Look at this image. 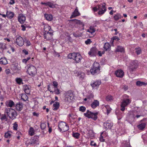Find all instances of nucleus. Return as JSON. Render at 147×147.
Instances as JSON below:
<instances>
[{
	"mask_svg": "<svg viewBox=\"0 0 147 147\" xmlns=\"http://www.w3.org/2000/svg\"><path fill=\"white\" fill-rule=\"evenodd\" d=\"M131 99L129 96L124 94L123 96V99L121 104V110L123 111L125 110V107L129 105L131 102Z\"/></svg>",
	"mask_w": 147,
	"mask_h": 147,
	"instance_id": "nucleus-1",
	"label": "nucleus"
},
{
	"mask_svg": "<svg viewBox=\"0 0 147 147\" xmlns=\"http://www.w3.org/2000/svg\"><path fill=\"white\" fill-rule=\"evenodd\" d=\"M105 5L104 3L98 5L97 6L94 7L93 9V10L94 12L98 11V14L102 15L106 11Z\"/></svg>",
	"mask_w": 147,
	"mask_h": 147,
	"instance_id": "nucleus-2",
	"label": "nucleus"
},
{
	"mask_svg": "<svg viewBox=\"0 0 147 147\" xmlns=\"http://www.w3.org/2000/svg\"><path fill=\"white\" fill-rule=\"evenodd\" d=\"M5 113L10 118L12 119L16 118L17 115L16 111L12 108H6Z\"/></svg>",
	"mask_w": 147,
	"mask_h": 147,
	"instance_id": "nucleus-3",
	"label": "nucleus"
},
{
	"mask_svg": "<svg viewBox=\"0 0 147 147\" xmlns=\"http://www.w3.org/2000/svg\"><path fill=\"white\" fill-rule=\"evenodd\" d=\"M100 71L99 64L97 62H94L93 64L92 67L90 70L91 73L92 75L98 74Z\"/></svg>",
	"mask_w": 147,
	"mask_h": 147,
	"instance_id": "nucleus-4",
	"label": "nucleus"
},
{
	"mask_svg": "<svg viewBox=\"0 0 147 147\" xmlns=\"http://www.w3.org/2000/svg\"><path fill=\"white\" fill-rule=\"evenodd\" d=\"M58 126L60 131L65 132L69 129V126L65 122L61 121L59 122L58 124Z\"/></svg>",
	"mask_w": 147,
	"mask_h": 147,
	"instance_id": "nucleus-5",
	"label": "nucleus"
},
{
	"mask_svg": "<svg viewBox=\"0 0 147 147\" xmlns=\"http://www.w3.org/2000/svg\"><path fill=\"white\" fill-rule=\"evenodd\" d=\"M138 67V61L137 60L131 61L128 68V71L131 73Z\"/></svg>",
	"mask_w": 147,
	"mask_h": 147,
	"instance_id": "nucleus-6",
	"label": "nucleus"
},
{
	"mask_svg": "<svg viewBox=\"0 0 147 147\" xmlns=\"http://www.w3.org/2000/svg\"><path fill=\"white\" fill-rule=\"evenodd\" d=\"M98 112L95 113L92 112L88 110L86 113H84V116L87 117L89 118H92L93 119L95 120L97 118V115L98 114Z\"/></svg>",
	"mask_w": 147,
	"mask_h": 147,
	"instance_id": "nucleus-7",
	"label": "nucleus"
},
{
	"mask_svg": "<svg viewBox=\"0 0 147 147\" xmlns=\"http://www.w3.org/2000/svg\"><path fill=\"white\" fill-rule=\"evenodd\" d=\"M27 72L29 75L34 76L37 73L36 68L34 66L30 65L28 67Z\"/></svg>",
	"mask_w": 147,
	"mask_h": 147,
	"instance_id": "nucleus-8",
	"label": "nucleus"
},
{
	"mask_svg": "<svg viewBox=\"0 0 147 147\" xmlns=\"http://www.w3.org/2000/svg\"><path fill=\"white\" fill-rule=\"evenodd\" d=\"M53 31L45 32L44 34V38L47 40H52L53 39Z\"/></svg>",
	"mask_w": 147,
	"mask_h": 147,
	"instance_id": "nucleus-9",
	"label": "nucleus"
},
{
	"mask_svg": "<svg viewBox=\"0 0 147 147\" xmlns=\"http://www.w3.org/2000/svg\"><path fill=\"white\" fill-rule=\"evenodd\" d=\"M65 100L67 102H71L73 98V94L69 92H67L65 94Z\"/></svg>",
	"mask_w": 147,
	"mask_h": 147,
	"instance_id": "nucleus-10",
	"label": "nucleus"
},
{
	"mask_svg": "<svg viewBox=\"0 0 147 147\" xmlns=\"http://www.w3.org/2000/svg\"><path fill=\"white\" fill-rule=\"evenodd\" d=\"M26 19V17L25 15L22 13L19 14L18 16V20L21 24H23L25 21Z\"/></svg>",
	"mask_w": 147,
	"mask_h": 147,
	"instance_id": "nucleus-11",
	"label": "nucleus"
},
{
	"mask_svg": "<svg viewBox=\"0 0 147 147\" xmlns=\"http://www.w3.org/2000/svg\"><path fill=\"white\" fill-rule=\"evenodd\" d=\"M24 40L20 36L16 39V43L20 46H22L24 45Z\"/></svg>",
	"mask_w": 147,
	"mask_h": 147,
	"instance_id": "nucleus-12",
	"label": "nucleus"
},
{
	"mask_svg": "<svg viewBox=\"0 0 147 147\" xmlns=\"http://www.w3.org/2000/svg\"><path fill=\"white\" fill-rule=\"evenodd\" d=\"M115 74L118 77L122 78L124 75V72L121 69H118L115 71Z\"/></svg>",
	"mask_w": 147,
	"mask_h": 147,
	"instance_id": "nucleus-13",
	"label": "nucleus"
},
{
	"mask_svg": "<svg viewBox=\"0 0 147 147\" xmlns=\"http://www.w3.org/2000/svg\"><path fill=\"white\" fill-rule=\"evenodd\" d=\"M82 59V57L79 53H76V56H75L74 60L76 63H78L80 62Z\"/></svg>",
	"mask_w": 147,
	"mask_h": 147,
	"instance_id": "nucleus-14",
	"label": "nucleus"
},
{
	"mask_svg": "<svg viewBox=\"0 0 147 147\" xmlns=\"http://www.w3.org/2000/svg\"><path fill=\"white\" fill-rule=\"evenodd\" d=\"M97 53V50L96 48H92L88 52V55L90 56H95Z\"/></svg>",
	"mask_w": 147,
	"mask_h": 147,
	"instance_id": "nucleus-15",
	"label": "nucleus"
},
{
	"mask_svg": "<svg viewBox=\"0 0 147 147\" xmlns=\"http://www.w3.org/2000/svg\"><path fill=\"white\" fill-rule=\"evenodd\" d=\"M30 86L29 85H24L23 86V89L25 92L27 94H29L30 92Z\"/></svg>",
	"mask_w": 147,
	"mask_h": 147,
	"instance_id": "nucleus-16",
	"label": "nucleus"
},
{
	"mask_svg": "<svg viewBox=\"0 0 147 147\" xmlns=\"http://www.w3.org/2000/svg\"><path fill=\"white\" fill-rule=\"evenodd\" d=\"M5 106L7 107H12L15 105L14 102L11 100L6 101L5 103Z\"/></svg>",
	"mask_w": 147,
	"mask_h": 147,
	"instance_id": "nucleus-17",
	"label": "nucleus"
},
{
	"mask_svg": "<svg viewBox=\"0 0 147 147\" xmlns=\"http://www.w3.org/2000/svg\"><path fill=\"white\" fill-rule=\"evenodd\" d=\"M74 73L76 76H79L80 78L81 79H84L85 78V75L84 73L78 72L77 71H75Z\"/></svg>",
	"mask_w": 147,
	"mask_h": 147,
	"instance_id": "nucleus-18",
	"label": "nucleus"
},
{
	"mask_svg": "<svg viewBox=\"0 0 147 147\" xmlns=\"http://www.w3.org/2000/svg\"><path fill=\"white\" fill-rule=\"evenodd\" d=\"M99 105V102L96 100H94L91 104V107L94 109L98 106Z\"/></svg>",
	"mask_w": 147,
	"mask_h": 147,
	"instance_id": "nucleus-19",
	"label": "nucleus"
},
{
	"mask_svg": "<svg viewBox=\"0 0 147 147\" xmlns=\"http://www.w3.org/2000/svg\"><path fill=\"white\" fill-rule=\"evenodd\" d=\"M80 15V13L78 12L77 7H76L74 11L73 12L72 15L70 17V18H75Z\"/></svg>",
	"mask_w": 147,
	"mask_h": 147,
	"instance_id": "nucleus-20",
	"label": "nucleus"
},
{
	"mask_svg": "<svg viewBox=\"0 0 147 147\" xmlns=\"http://www.w3.org/2000/svg\"><path fill=\"white\" fill-rule=\"evenodd\" d=\"M101 84V82L100 81L97 80L91 84V85L93 88H97Z\"/></svg>",
	"mask_w": 147,
	"mask_h": 147,
	"instance_id": "nucleus-21",
	"label": "nucleus"
},
{
	"mask_svg": "<svg viewBox=\"0 0 147 147\" xmlns=\"http://www.w3.org/2000/svg\"><path fill=\"white\" fill-rule=\"evenodd\" d=\"M103 125L104 127L106 129H111L113 126V124L111 122H106L104 123Z\"/></svg>",
	"mask_w": 147,
	"mask_h": 147,
	"instance_id": "nucleus-22",
	"label": "nucleus"
},
{
	"mask_svg": "<svg viewBox=\"0 0 147 147\" xmlns=\"http://www.w3.org/2000/svg\"><path fill=\"white\" fill-rule=\"evenodd\" d=\"M95 26H90L87 31L92 34H93L96 31V29L95 28Z\"/></svg>",
	"mask_w": 147,
	"mask_h": 147,
	"instance_id": "nucleus-23",
	"label": "nucleus"
},
{
	"mask_svg": "<svg viewBox=\"0 0 147 147\" xmlns=\"http://www.w3.org/2000/svg\"><path fill=\"white\" fill-rule=\"evenodd\" d=\"M84 96L87 97L89 100L93 98L94 96L93 93L91 91H89L87 92L86 94Z\"/></svg>",
	"mask_w": 147,
	"mask_h": 147,
	"instance_id": "nucleus-24",
	"label": "nucleus"
},
{
	"mask_svg": "<svg viewBox=\"0 0 147 147\" xmlns=\"http://www.w3.org/2000/svg\"><path fill=\"white\" fill-rule=\"evenodd\" d=\"M7 17L9 19H12L14 17V13L10 11H7Z\"/></svg>",
	"mask_w": 147,
	"mask_h": 147,
	"instance_id": "nucleus-25",
	"label": "nucleus"
},
{
	"mask_svg": "<svg viewBox=\"0 0 147 147\" xmlns=\"http://www.w3.org/2000/svg\"><path fill=\"white\" fill-rule=\"evenodd\" d=\"M111 46L109 43H105L103 47L105 51H109L111 49Z\"/></svg>",
	"mask_w": 147,
	"mask_h": 147,
	"instance_id": "nucleus-26",
	"label": "nucleus"
},
{
	"mask_svg": "<svg viewBox=\"0 0 147 147\" xmlns=\"http://www.w3.org/2000/svg\"><path fill=\"white\" fill-rule=\"evenodd\" d=\"M44 30L45 31V32H50L53 30H51V26L48 24H46L44 25Z\"/></svg>",
	"mask_w": 147,
	"mask_h": 147,
	"instance_id": "nucleus-27",
	"label": "nucleus"
},
{
	"mask_svg": "<svg viewBox=\"0 0 147 147\" xmlns=\"http://www.w3.org/2000/svg\"><path fill=\"white\" fill-rule=\"evenodd\" d=\"M16 110L18 111H21L23 109V104L21 103H18L16 104Z\"/></svg>",
	"mask_w": 147,
	"mask_h": 147,
	"instance_id": "nucleus-28",
	"label": "nucleus"
},
{
	"mask_svg": "<svg viewBox=\"0 0 147 147\" xmlns=\"http://www.w3.org/2000/svg\"><path fill=\"white\" fill-rule=\"evenodd\" d=\"M59 103L58 102H56L53 104V110L54 111L57 110L59 108Z\"/></svg>",
	"mask_w": 147,
	"mask_h": 147,
	"instance_id": "nucleus-29",
	"label": "nucleus"
},
{
	"mask_svg": "<svg viewBox=\"0 0 147 147\" xmlns=\"http://www.w3.org/2000/svg\"><path fill=\"white\" fill-rule=\"evenodd\" d=\"M115 51L116 52H119L121 53H124L125 52V50L123 47L120 46H118L116 48Z\"/></svg>",
	"mask_w": 147,
	"mask_h": 147,
	"instance_id": "nucleus-30",
	"label": "nucleus"
},
{
	"mask_svg": "<svg viewBox=\"0 0 147 147\" xmlns=\"http://www.w3.org/2000/svg\"><path fill=\"white\" fill-rule=\"evenodd\" d=\"M44 16L46 19L49 21H51L53 19V16L51 14H45Z\"/></svg>",
	"mask_w": 147,
	"mask_h": 147,
	"instance_id": "nucleus-31",
	"label": "nucleus"
},
{
	"mask_svg": "<svg viewBox=\"0 0 147 147\" xmlns=\"http://www.w3.org/2000/svg\"><path fill=\"white\" fill-rule=\"evenodd\" d=\"M76 53H73L69 54L67 56V58L70 59H74L75 56H76Z\"/></svg>",
	"mask_w": 147,
	"mask_h": 147,
	"instance_id": "nucleus-32",
	"label": "nucleus"
},
{
	"mask_svg": "<svg viewBox=\"0 0 147 147\" xmlns=\"http://www.w3.org/2000/svg\"><path fill=\"white\" fill-rule=\"evenodd\" d=\"M34 132L35 130L33 128L30 127L28 130L29 134L30 136H33L34 134Z\"/></svg>",
	"mask_w": 147,
	"mask_h": 147,
	"instance_id": "nucleus-33",
	"label": "nucleus"
},
{
	"mask_svg": "<svg viewBox=\"0 0 147 147\" xmlns=\"http://www.w3.org/2000/svg\"><path fill=\"white\" fill-rule=\"evenodd\" d=\"M0 63L3 65H6L7 63L6 59L5 58H2L0 59Z\"/></svg>",
	"mask_w": 147,
	"mask_h": 147,
	"instance_id": "nucleus-34",
	"label": "nucleus"
},
{
	"mask_svg": "<svg viewBox=\"0 0 147 147\" xmlns=\"http://www.w3.org/2000/svg\"><path fill=\"white\" fill-rule=\"evenodd\" d=\"M6 44L1 42L0 43V49L2 50L7 49Z\"/></svg>",
	"mask_w": 147,
	"mask_h": 147,
	"instance_id": "nucleus-35",
	"label": "nucleus"
},
{
	"mask_svg": "<svg viewBox=\"0 0 147 147\" xmlns=\"http://www.w3.org/2000/svg\"><path fill=\"white\" fill-rule=\"evenodd\" d=\"M21 99L23 101H26L28 100V97L25 94H21Z\"/></svg>",
	"mask_w": 147,
	"mask_h": 147,
	"instance_id": "nucleus-36",
	"label": "nucleus"
},
{
	"mask_svg": "<svg viewBox=\"0 0 147 147\" xmlns=\"http://www.w3.org/2000/svg\"><path fill=\"white\" fill-rule=\"evenodd\" d=\"M122 18H123V17L119 13L115 15L114 17V20L116 21L118 20L119 19H121Z\"/></svg>",
	"mask_w": 147,
	"mask_h": 147,
	"instance_id": "nucleus-37",
	"label": "nucleus"
},
{
	"mask_svg": "<svg viewBox=\"0 0 147 147\" xmlns=\"http://www.w3.org/2000/svg\"><path fill=\"white\" fill-rule=\"evenodd\" d=\"M146 124L144 123H142L138 126V128L140 130H143L146 126Z\"/></svg>",
	"mask_w": 147,
	"mask_h": 147,
	"instance_id": "nucleus-38",
	"label": "nucleus"
},
{
	"mask_svg": "<svg viewBox=\"0 0 147 147\" xmlns=\"http://www.w3.org/2000/svg\"><path fill=\"white\" fill-rule=\"evenodd\" d=\"M80 135V134L78 132H73L72 133L73 137L76 139H78Z\"/></svg>",
	"mask_w": 147,
	"mask_h": 147,
	"instance_id": "nucleus-39",
	"label": "nucleus"
},
{
	"mask_svg": "<svg viewBox=\"0 0 147 147\" xmlns=\"http://www.w3.org/2000/svg\"><path fill=\"white\" fill-rule=\"evenodd\" d=\"M16 81L17 83L19 85L23 84V83L22 82V80L21 78H16Z\"/></svg>",
	"mask_w": 147,
	"mask_h": 147,
	"instance_id": "nucleus-40",
	"label": "nucleus"
},
{
	"mask_svg": "<svg viewBox=\"0 0 147 147\" xmlns=\"http://www.w3.org/2000/svg\"><path fill=\"white\" fill-rule=\"evenodd\" d=\"M11 136V132L8 131L5 134V137L7 138H10Z\"/></svg>",
	"mask_w": 147,
	"mask_h": 147,
	"instance_id": "nucleus-41",
	"label": "nucleus"
},
{
	"mask_svg": "<svg viewBox=\"0 0 147 147\" xmlns=\"http://www.w3.org/2000/svg\"><path fill=\"white\" fill-rule=\"evenodd\" d=\"M105 107L107 111V114H108L111 112V109L110 107L108 105H106L105 106Z\"/></svg>",
	"mask_w": 147,
	"mask_h": 147,
	"instance_id": "nucleus-42",
	"label": "nucleus"
},
{
	"mask_svg": "<svg viewBox=\"0 0 147 147\" xmlns=\"http://www.w3.org/2000/svg\"><path fill=\"white\" fill-rule=\"evenodd\" d=\"M47 6H48L51 8H53L55 7V5L52 3L50 2H47Z\"/></svg>",
	"mask_w": 147,
	"mask_h": 147,
	"instance_id": "nucleus-43",
	"label": "nucleus"
},
{
	"mask_svg": "<svg viewBox=\"0 0 147 147\" xmlns=\"http://www.w3.org/2000/svg\"><path fill=\"white\" fill-rule=\"evenodd\" d=\"M53 92H55V94H56L59 95L60 94L61 91L58 88H54V90Z\"/></svg>",
	"mask_w": 147,
	"mask_h": 147,
	"instance_id": "nucleus-44",
	"label": "nucleus"
},
{
	"mask_svg": "<svg viewBox=\"0 0 147 147\" xmlns=\"http://www.w3.org/2000/svg\"><path fill=\"white\" fill-rule=\"evenodd\" d=\"M136 85L139 86H141L145 84L144 82L140 81H138L136 82Z\"/></svg>",
	"mask_w": 147,
	"mask_h": 147,
	"instance_id": "nucleus-45",
	"label": "nucleus"
},
{
	"mask_svg": "<svg viewBox=\"0 0 147 147\" xmlns=\"http://www.w3.org/2000/svg\"><path fill=\"white\" fill-rule=\"evenodd\" d=\"M72 21L74 22L75 23L78 24H81L83 26H84V24H83V23L81 22L80 20H78L77 19H74L71 20Z\"/></svg>",
	"mask_w": 147,
	"mask_h": 147,
	"instance_id": "nucleus-46",
	"label": "nucleus"
},
{
	"mask_svg": "<svg viewBox=\"0 0 147 147\" xmlns=\"http://www.w3.org/2000/svg\"><path fill=\"white\" fill-rule=\"evenodd\" d=\"M24 42L26 44V46H30L31 45L30 41L28 40L25 39H24Z\"/></svg>",
	"mask_w": 147,
	"mask_h": 147,
	"instance_id": "nucleus-47",
	"label": "nucleus"
},
{
	"mask_svg": "<svg viewBox=\"0 0 147 147\" xmlns=\"http://www.w3.org/2000/svg\"><path fill=\"white\" fill-rule=\"evenodd\" d=\"M104 134V132H102L100 134V137L99 138V140L101 142H104L105 140L104 139V137L102 135Z\"/></svg>",
	"mask_w": 147,
	"mask_h": 147,
	"instance_id": "nucleus-48",
	"label": "nucleus"
},
{
	"mask_svg": "<svg viewBox=\"0 0 147 147\" xmlns=\"http://www.w3.org/2000/svg\"><path fill=\"white\" fill-rule=\"evenodd\" d=\"M13 129L14 130L16 131L18 129V125L16 122H15L13 124Z\"/></svg>",
	"mask_w": 147,
	"mask_h": 147,
	"instance_id": "nucleus-49",
	"label": "nucleus"
},
{
	"mask_svg": "<svg viewBox=\"0 0 147 147\" xmlns=\"http://www.w3.org/2000/svg\"><path fill=\"white\" fill-rule=\"evenodd\" d=\"M115 40L118 41L119 40V38L117 36H114L111 38V42L113 43L114 42V40Z\"/></svg>",
	"mask_w": 147,
	"mask_h": 147,
	"instance_id": "nucleus-50",
	"label": "nucleus"
},
{
	"mask_svg": "<svg viewBox=\"0 0 147 147\" xmlns=\"http://www.w3.org/2000/svg\"><path fill=\"white\" fill-rule=\"evenodd\" d=\"M107 100L108 101H111L113 99V97L110 95L107 96L106 98Z\"/></svg>",
	"mask_w": 147,
	"mask_h": 147,
	"instance_id": "nucleus-51",
	"label": "nucleus"
},
{
	"mask_svg": "<svg viewBox=\"0 0 147 147\" xmlns=\"http://www.w3.org/2000/svg\"><path fill=\"white\" fill-rule=\"evenodd\" d=\"M46 126V123H42L41 124L40 127L42 129H44L45 128Z\"/></svg>",
	"mask_w": 147,
	"mask_h": 147,
	"instance_id": "nucleus-52",
	"label": "nucleus"
},
{
	"mask_svg": "<svg viewBox=\"0 0 147 147\" xmlns=\"http://www.w3.org/2000/svg\"><path fill=\"white\" fill-rule=\"evenodd\" d=\"M86 110V107L83 106L80 107L79 109V110L80 111L82 112H84Z\"/></svg>",
	"mask_w": 147,
	"mask_h": 147,
	"instance_id": "nucleus-53",
	"label": "nucleus"
},
{
	"mask_svg": "<svg viewBox=\"0 0 147 147\" xmlns=\"http://www.w3.org/2000/svg\"><path fill=\"white\" fill-rule=\"evenodd\" d=\"M74 36L76 37H78L81 36V34L78 33V31H77L76 32L73 33Z\"/></svg>",
	"mask_w": 147,
	"mask_h": 147,
	"instance_id": "nucleus-54",
	"label": "nucleus"
},
{
	"mask_svg": "<svg viewBox=\"0 0 147 147\" xmlns=\"http://www.w3.org/2000/svg\"><path fill=\"white\" fill-rule=\"evenodd\" d=\"M136 52L137 55H139L141 52V49L140 48H138L136 49Z\"/></svg>",
	"mask_w": 147,
	"mask_h": 147,
	"instance_id": "nucleus-55",
	"label": "nucleus"
},
{
	"mask_svg": "<svg viewBox=\"0 0 147 147\" xmlns=\"http://www.w3.org/2000/svg\"><path fill=\"white\" fill-rule=\"evenodd\" d=\"M16 134L17 135V138L18 139H19L22 136V134L21 132L18 131L17 132Z\"/></svg>",
	"mask_w": 147,
	"mask_h": 147,
	"instance_id": "nucleus-56",
	"label": "nucleus"
},
{
	"mask_svg": "<svg viewBox=\"0 0 147 147\" xmlns=\"http://www.w3.org/2000/svg\"><path fill=\"white\" fill-rule=\"evenodd\" d=\"M53 86L52 85L49 84L48 86V89L51 92L53 93V91H52V88Z\"/></svg>",
	"mask_w": 147,
	"mask_h": 147,
	"instance_id": "nucleus-57",
	"label": "nucleus"
},
{
	"mask_svg": "<svg viewBox=\"0 0 147 147\" xmlns=\"http://www.w3.org/2000/svg\"><path fill=\"white\" fill-rule=\"evenodd\" d=\"M30 59V57H29L26 59H23L22 60V61L23 63H26L27 62V61L29 60Z\"/></svg>",
	"mask_w": 147,
	"mask_h": 147,
	"instance_id": "nucleus-58",
	"label": "nucleus"
},
{
	"mask_svg": "<svg viewBox=\"0 0 147 147\" xmlns=\"http://www.w3.org/2000/svg\"><path fill=\"white\" fill-rule=\"evenodd\" d=\"M53 86H54V88H57L58 83L56 81H54L53 82Z\"/></svg>",
	"mask_w": 147,
	"mask_h": 147,
	"instance_id": "nucleus-59",
	"label": "nucleus"
},
{
	"mask_svg": "<svg viewBox=\"0 0 147 147\" xmlns=\"http://www.w3.org/2000/svg\"><path fill=\"white\" fill-rule=\"evenodd\" d=\"M92 41H91V40L90 39H88L86 40L85 42V43L86 45H88L90 44Z\"/></svg>",
	"mask_w": 147,
	"mask_h": 147,
	"instance_id": "nucleus-60",
	"label": "nucleus"
},
{
	"mask_svg": "<svg viewBox=\"0 0 147 147\" xmlns=\"http://www.w3.org/2000/svg\"><path fill=\"white\" fill-rule=\"evenodd\" d=\"M90 145L92 146H96V143L94 142L93 141H91L90 142Z\"/></svg>",
	"mask_w": 147,
	"mask_h": 147,
	"instance_id": "nucleus-61",
	"label": "nucleus"
},
{
	"mask_svg": "<svg viewBox=\"0 0 147 147\" xmlns=\"http://www.w3.org/2000/svg\"><path fill=\"white\" fill-rule=\"evenodd\" d=\"M92 134V135L93 134V133L92 131H88V136L90 137H91L92 136L90 134Z\"/></svg>",
	"mask_w": 147,
	"mask_h": 147,
	"instance_id": "nucleus-62",
	"label": "nucleus"
},
{
	"mask_svg": "<svg viewBox=\"0 0 147 147\" xmlns=\"http://www.w3.org/2000/svg\"><path fill=\"white\" fill-rule=\"evenodd\" d=\"M22 52L25 54V55H27L28 53V51L25 49L23 50L22 51Z\"/></svg>",
	"mask_w": 147,
	"mask_h": 147,
	"instance_id": "nucleus-63",
	"label": "nucleus"
},
{
	"mask_svg": "<svg viewBox=\"0 0 147 147\" xmlns=\"http://www.w3.org/2000/svg\"><path fill=\"white\" fill-rule=\"evenodd\" d=\"M21 27L22 28V31H25L26 30V27L23 25H22Z\"/></svg>",
	"mask_w": 147,
	"mask_h": 147,
	"instance_id": "nucleus-64",
	"label": "nucleus"
}]
</instances>
